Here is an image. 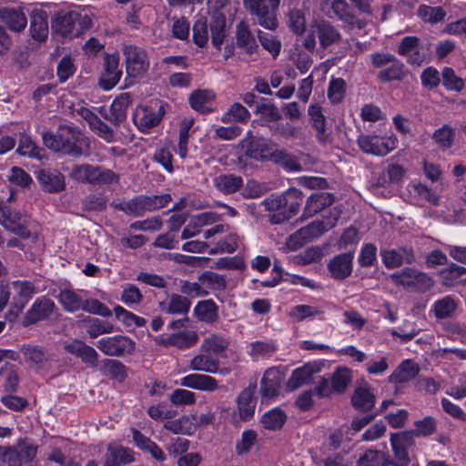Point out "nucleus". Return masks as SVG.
I'll list each match as a JSON object with an SVG mask.
<instances>
[{
  "instance_id": "obj_1",
  "label": "nucleus",
  "mask_w": 466,
  "mask_h": 466,
  "mask_svg": "<svg viewBox=\"0 0 466 466\" xmlns=\"http://www.w3.org/2000/svg\"><path fill=\"white\" fill-rule=\"evenodd\" d=\"M70 177L80 183L93 185H110L118 182V176L111 169L90 164L76 165Z\"/></svg>"
},
{
  "instance_id": "obj_2",
  "label": "nucleus",
  "mask_w": 466,
  "mask_h": 466,
  "mask_svg": "<svg viewBox=\"0 0 466 466\" xmlns=\"http://www.w3.org/2000/svg\"><path fill=\"white\" fill-rule=\"evenodd\" d=\"M244 0V5L249 14L254 16L255 22L268 30L278 27L276 12L280 0Z\"/></svg>"
},
{
  "instance_id": "obj_3",
  "label": "nucleus",
  "mask_w": 466,
  "mask_h": 466,
  "mask_svg": "<svg viewBox=\"0 0 466 466\" xmlns=\"http://www.w3.org/2000/svg\"><path fill=\"white\" fill-rule=\"evenodd\" d=\"M246 155L255 160H271L287 166L290 158L284 150L278 149L263 138L250 140L247 145Z\"/></svg>"
},
{
  "instance_id": "obj_4",
  "label": "nucleus",
  "mask_w": 466,
  "mask_h": 466,
  "mask_svg": "<svg viewBox=\"0 0 466 466\" xmlns=\"http://www.w3.org/2000/svg\"><path fill=\"white\" fill-rule=\"evenodd\" d=\"M27 223L28 217L26 214L11 210L7 207H0V224L22 238H31L34 243L38 245V249H41L42 245L38 236H31L26 228Z\"/></svg>"
},
{
  "instance_id": "obj_5",
  "label": "nucleus",
  "mask_w": 466,
  "mask_h": 466,
  "mask_svg": "<svg viewBox=\"0 0 466 466\" xmlns=\"http://www.w3.org/2000/svg\"><path fill=\"white\" fill-rule=\"evenodd\" d=\"M390 279L395 284L418 292H426L434 284L430 276L412 268H405L397 271L390 275Z\"/></svg>"
},
{
  "instance_id": "obj_6",
  "label": "nucleus",
  "mask_w": 466,
  "mask_h": 466,
  "mask_svg": "<svg viewBox=\"0 0 466 466\" xmlns=\"http://www.w3.org/2000/svg\"><path fill=\"white\" fill-rule=\"evenodd\" d=\"M315 35L319 38L322 48H327L340 39L339 32L329 22L316 20L310 25V34L305 38L303 45L309 50H314L316 46Z\"/></svg>"
},
{
  "instance_id": "obj_7",
  "label": "nucleus",
  "mask_w": 466,
  "mask_h": 466,
  "mask_svg": "<svg viewBox=\"0 0 466 466\" xmlns=\"http://www.w3.org/2000/svg\"><path fill=\"white\" fill-rule=\"evenodd\" d=\"M357 142L364 153L386 156L396 148L398 138L393 134L382 137L376 134H368L360 136Z\"/></svg>"
},
{
  "instance_id": "obj_8",
  "label": "nucleus",
  "mask_w": 466,
  "mask_h": 466,
  "mask_svg": "<svg viewBox=\"0 0 466 466\" xmlns=\"http://www.w3.org/2000/svg\"><path fill=\"white\" fill-rule=\"evenodd\" d=\"M96 346L102 353L110 357L131 355L136 350V342L126 335L103 337L96 341Z\"/></svg>"
},
{
  "instance_id": "obj_9",
  "label": "nucleus",
  "mask_w": 466,
  "mask_h": 466,
  "mask_svg": "<svg viewBox=\"0 0 466 466\" xmlns=\"http://www.w3.org/2000/svg\"><path fill=\"white\" fill-rule=\"evenodd\" d=\"M59 136L60 152L72 156H80L88 147L87 138L71 127H60Z\"/></svg>"
},
{
  "instance_id": "obj_10",
  "label": "nucleus",
  "mask_w": 466,
  "mask_h": 466,
  "mask_svg": "<svg viewBox=\"0 0 466 466\" xmlns=\"http://www.w3.org/2000/svg\"><path fill=\"white\" fill-rule=\"evenodd\" d=\"M126 58L127 73L132 77H138L149 68V58L147 52L136 46H126L123 49Z\"/></svg>"
},
{
  "instance_id": "obj_11",
  "label": "nucleus",
  "mask_w": 466,
  "mask_h": 466,
  "mask_svg": "<svg viewBox=\"0 0 466 466\" xmlns=\"http://www.w3.org/2000/svg\"><path fill=\"white\" fill-rule=\"evenodd\" d=\"M215 285L218 288L224 286L223 279L214 272H206L201 275L198 282H182L180 290L190 298L204 297L209 293L208 289L215 288Z\"/></svg>"
},
{
  "instance_id": "obj_12",
  "label": "nucleus",
  "mask_w": 466,
  "mask_h": 466,
  "mask_svg": "<svg viewBox=\"0 0 466 466\" xmlns=\"http://www.w3.org/2000/svg\"><path fill=\"white\" fill-rule=\"evenodd\" d=\"M228 2L229 0H208V7L216 11L212 15L209 28L212 45L217 48L220 47L226 36V18L218 11L224 8Z\"/></svg>"
},
{
  "instance_id": "obj_13",
  "label": "nucleus",
  "mask_w": 466,
  "mask_h": 466,
  "mask_svg": "<svg viewBox=\"0 0 466 466\" xmlns=\"http://www.w3.org/2000/svg\"><path fill=\"white\" fill-rule=\"evenodd\" d=\"M10 288L14 290V307L15 312L13 314L9 312L6 314V319L10 321L14 320L17 315L24 309L27 302L32 297L37 293L35 285L27 280H15L10 283Z\"/></svg>"
},
{
  "instance_id": "obj_14",
  "label": "nucleus",
  "mask_w": 466,
  "mask_h": 466,
  "mask_svg": "<svg viewBox=\"0 0 466 466\" xmlns=\"http://www.w3.org/2000/svg\"><path fill=\"white\" fill-rule=\"evenodd\" d=\"M56 305L52 299L43 296L35 300L30 309L26 311L23 325L29 326L41 320H45L51 317L55 310Z\"/></svg>"
},
{
  "instance_id": "obj_15",
  "label": "nucleus",
  "mask_w": 466,
  "mask_h": 466,
  "mask_svg": "<svg viewBox=\"0 0 466 466\" xmlns=\"http://www.w3.org/2000/svg\"><path fill=\"white\" fill-rule=\"evenodd\" d=\"M122 70L119 67L117 54L106 55L104 57V71L99 78V85L104 90H110L119 82Z\"/></svg>"
},
{
  "instance_id": "obj_16",
  "label": "nucleus",
  "mask_w": 466,
  "mask_h": 466,
  "mask_svg": "<svg viewBox=\"0 0 466 466\" xmlns=\"http://www.w3.org/2000/svg\"><path fill=\"white\" fill-rule=\"evenodd\" d=\"M198 335L194 330H183L167 336L159 335L154 338L157 345L168 347L174 346L179 350H186L197 344Z\"/></svg>"
},
{
  "instance_id": "obj_17",
  "label": "nucleus",
  "mask_w": 466,
  "mask_h": 466,
  "mask_svg": "<svg viewBox=\"0 0 466 466\" xmlns=\"http://www.w3.org/2000/svg\"><path fill=\"white\" fill-rule=\"evenodd\" d=\"M285 372L277 367L267 370L260 382V392L263 400H271L279 394Z\"/></svg>"
},
{
  "instance_id": "obj_18",
  "label": "nucleus",
  "mask_w": 466,
  "mask_h": 466,
  "mask_svg": "<svg viewBox=\"0 0 466 466\" xmlns=\"http://www.w3.org/2000/svg\"><path fill=\"white\" fill-rule=\"evenodd\" d=\"M319 3L321 11L329 18H337L350 25L355 23V17L345 0H319Z\"/></svg>"
},
{
  "instance_id": "obj_19",
  "label": "nucleus",
  "mask_w": 466,
  "mask_h": 466,
  "mask_svg": "<svg viewBox=\"0 0 466 466\" xmlns=\"http://www.w3.org/2000/svg\"><path fill=\"white\" fill-rule=\"evenodd\" d=\"M323 368L322 362L312 361L297 368L292 371V374L288 381V386L291 390L298 389L302 385L308 383L313 375L319 373Z\"/></svg>"
},
{
  "instance_id": "obj_20",
  "label": "nucleus",
  "mask_w": 466,
  "mask_h": 466,
  "mask_svg": "<svg viewBox=\"0 0 466 466\" xmlns=\"http://www.w3.org/2000/svg\"><path fill=\"white\" fill-rule=\"evenodd\" d=\"M339 211L336 208L329 210V216L325 217L322 220H317L305 228H300L309 241L319 238L324 232L335 227L339 219Z\"/></svg>"
},
{
  "instance_id": "obj_21",
  "label": "nucleus",
  "mask_w": 466,
  "mask_h": 466,
  "mask_svg": "<svg viewBox=\"0 0 466 466\" xmlns=\"http://www.w3.org/2000/svg\"><path fill=\"white\" fill-rule=\"evenodd\" d=\"M380 255L383 264L388 268H395L403 263L411 264L415 261L413 251L409 248L383 249Z\"/></svg>"
},
{
  "instance_id": "obj_22",
  "label": "nucleus",
  "mask_w": 466,
  "mask_h": 466,
  "mask_svg": "<svg viewBox=\"0 0 466 466\" xmlns=\"http://www.w3.org/2000/svg\"><path fill=\"white\" fill-rule=\"evenodd\" d=\"M353 253H342L333 258L328 264L332 278L343 279L352 272Z\"/></svg>"
},
{
  "instance_id": "obj_23",
  "label": "nucleus",
  "mask_w": 466,
  "mask_h": 466,
  "mask_svg": "<svg viewBox=\"0 0 466 466\" xmlns=\"http://www.w3.org/2000/svg\"><path fill=\"white\" fill-rule=\"evenodd\" d=\"M180 385L202 391H214L218 388L216 379L209 375L199 373H191L183 377L180 380Z\"/></svg>"
},
{
  "instance_id": "obj_24",
  "label": "nucleus",
  "mask_w": 466,
  "mask_h": 466,
  "mask_svg": "<svg viewBox=\"0 0 466 466\" xmlns=\"http://www.w3.org/2000/svg\"><path fill=\"white\" fill-rule=\"evenodd\" d=\"M312 126L316 131V137L321 144L330 141V136L326 128V119L319 104H311L308 109Z\"/></svg>"
},
{
  "instance_id": "obj_25",
  "label": "nucleus",
  "mask_w": 466,
  "mask_h": 466,
  "mask_svg": "<svg viewBox=\"0 0 466 466\" xmlns=\"http://www.w3.org/2000/svg\"><path fill=\"white\" fill-rule=\"evenodd\" d=\"M65 349L67 352L81 358L83 362L91 367H96L99 355L91 346L86 345L81 340H74L66 343Z\"/></svg>"
},
{
  "instance_id": "obj_26",
  "label": "nucleus",
  "mask_w": 466,
  "mask_h": 466,
  "mask_svg": "<svg viewBox=\"0 0 466 466\" xmlns=\"http://www.w3.org/2000/svg\"><path fill=\"white\" fill-rule=\"evenodd\" d=\"M255 387L244 389L238 397L237 409L241 420H248L254 415L256 400L254 399Z\"/></svg>"
},
{
  "instance_id": "obj_27",
  "label": "nucleus",
  "mask_w": 466,
  "mask_h": 466,
  "mask_svg": "<svg viewBox=\"0 0 466 466\" xmlns=\"http://www.w3.org/2000/svg\"><path fill=\"white\" fill-rule=\"evenodd\" d=\"M86 295L82 289H63L58 295V301L66 311L76 312L82 309Z\"/></svg>"
},
{
  "instance_id": "obj_28",
  "label": "nucleus",
  "mask_w": 466,
  "mask_h": 466,
  "mask_svg": "<svg viewBox=\"0 0 466 466\" xmlns=\"http://www.w3.org/2000/svg\"><path fill=\"white\" fill-rule=\"evenodd\" d=\"M333 200L334 199L332 195L328 192L312 194L306 202V206L302 214L303 218H309L316 215L326 207L330 206Z\"/></svg>"
},
{
  "instance_id": "obj_29",
  "label": "nucleus",
  "mask_w": 466,
  "mask_h": 466,
  "mask_svg": "<svg viewBox=\"0 0 466 466\" xmlns=\"http://www.w3.org/2000/svg\"><path fill=\"white\" fill-rule=\"evenodd\" d=\"M236 43L238 47L243 49L249 56H253L258 47L248 25L245 22H240L237 25Z\"/></svg>"
},
{
  "instance_id": "obj_30",
  "label": "nucleus",
  "mask_w": 466,
  "mask_h": 466,
  "mask_svg": "<svg viewBox=\"0 0 466 466\" xmlns=\"http://www.w3.org/2000/svg\"><path fill=\"white\" fill-rule=\"evenodd\" d=\"M36 178L42 187L51 193L61 191L65 187V177L58 171L40 170L36 174Z\"/></svg>"
},
{
  "instance_id": "obj_31",
  "label": "nucleus",
  "mask_w": 466,
  "mask_h": 466,
  "mask_svg": "<svg viewBox=\"0 0 466 466\" xmlns=\"http://www.w3.org/2000/svg\"><path fill=\"white\" fill-rule=\"evenodd\" d=\"M160 115L147 107H137L133 115L134 123L142 132H148L160 121Z\"/></svg>"
},
{
  "instance_id": "obj_32",
  "label": "nucleus",
  "mask_w": 466,
  "mask_h": 466,
  "mask_svg": "<svg viewBox=\"0 0 466 466\" xmlns=\"http://www.w3.org/2000/svg\"><path fill=\"white\" fill-rule=\"evenodd\" d=\"M0 18L10 30L15 32L24 30L27 24L26 16L22 9L5 8L0 12Z\"/></svg>"
},
{
  "instance_id": "obj_33",
  "label": "nucleus",
  "mask_w": 466,
  "mask_h": 466,
  "mask_svg": "<svg viewBox=\"0 0 466 466\" xmlns=\"http://www.w3.org/2000/svg\"><path fill=\"white\" fill-rule=\"evenodd\" d=\"M419 372L418 366L410 360L402 361L390 374L389 381L394 384L406 383L414 379Z\"/></svg>"
},
{
  "instance_id": "obj_34",
  "label": "nucleus",
  "mask_w": 466,
  "mask_h": 466,
  "mask_svg": "<svg viewBox=\"0 0 466 466\" xmlns=\"http://www.w3.org/2000/svg\"><path fill=\"white\" fill-rule=\"evenodd\" d=\"M188 369L194 371L216 373L218 370V360L212 355L201 351L190 360Z\"/></svg>"
},
{
  "instance_id": "obj_35",
  "label": "nucleus",
  "mask_w": 466,
  "mask_h": 466,
  "mask_svg": "<svg viewBox=\"0 0 466 466\" xmlns=\"http://www.w3.org/2000/svg\"><path fill=\"white\" fill-rule=\"evenodd\" d=\"M215 99V94L209 89H198L191 93L189 96V104L191 107L200 113H208L211 111V103Z\"/></svg>"
},
{
  "instance_id": "obj_36",
  "label": "nucleus",
  "mask_w": 466,
  "mask_h": 466,
  "mask_svg": "<svg viewBox=\"0 0 466 466\" xmlns=\"http://www.w3.org/2000/svg\"><path fill=\"white\" fill-rule=\"evenodd\" d=\"M52 26L63 36L73 37L80 35L72 11L57 16L54 20Z\"/></svg>"
},
{
  "instance_id": "obj_37",
  "label": "nucleus",
  "mask_w": 466,
  "mask_h": 466,
  "mask_svg": "<svg viewBox=\"0 0 466 466\" xmlns=\"http://www.w3.org/2000/svg\"><path fill=\"white\" fill-rule=\"evenodd\" d=\"M228 340L224 336L212 333L203 339L200 350L213 357L220 356L228 349Z\"/></svg>"
},
{
  "instance_id": "obj_38",
  "label": "nucleus",
  "mask_w": 466,
  "mask_h": 466,
  "mask_svg": "<svg viewBox=\"0 0 466 466\" xmlns=\"http://www.w3.org/2000/svg\"><path fill=\"white\" fill-rule=\"evenodd\" d=\"M191 306L188 299L177 294H172L166 301L160 303V308L168 314L187 315Z\"/></svg>"
},
{
  "instance_id": "obj_39",
  "label": "nucleus",
  "mask_w": 466,
  "mask_h": 466,
  "mask_svg": "<svg viewBox=\"0 0 466 466\" xmlns=\"http://www.w3.org/2000/svg\"><path fill=\"white\" fill-rule=\"evenodd\" d=\"M194 314L198 319L207 323H213L218 318V307L212 299L198 302L194 308Z\"/></svg>"
},
{
  "instance_id": "obj_40",
  "label": "nucleus",
  "mask_w": 466,
  "mask_h": 466,
  "mask_svg": "<svg viewBox=\"0 0 466 466\" xmlns=\"http://www.w3.org/2000/svg\"><path fill=\"white\" fill-rule=\"evenodd\" d=\"M133 455L130 450L124 447H114L109 445L104 466L127 464L133 461Z\"/></svg>"
},
{
  "instance_id": "obj_41",
  "label": "nucleus",
  "mask_w": 466,
  "mask_h": 466,
  "mask_svg": "<svg viewBox=\"0 0 466 466\" xmlns=\"http://www.w3.org/2000/svg\"><path fill=\"white\" fill-rule=\"evenodd\" d=\"M405 76L406 70L404 65L397 58L378 73V78L382 82L401 80Z\"/></svg>"
},
{
  "instance_id": "obj_42",
  "label": "nucleus",
  "mask_w": 466,
  "mask_h": 466,
  "mask_svg": "<svg viewBox=\"0 0 466 466\" xmlns=\"http://www.w3.org/2000/svg\"><path fill=\"white\" fill-rule=\"evenodd\" d=\"M286 420V414L278 408L271 409L265 412L260 422L262 426L268 431H277L282 428Z\"/></svg>"
},
{
  "instance_id": "obj_43",
  "label": "nucleus",
  "mask_w": 466,
  "mask_h": 466,
  "mask_svg": "<svg viewBox=\"0 0 466 466\" xmlns=\"http://www.w3.org/2000/svg\"><path fill=\"white\" fill-rule=\"evenodd\" d=\"M352 380V370L347 367L338 368L331 377V386L334 392L345 391Z\"/></svg>"
},
{
  "instance_id": "obj_44",
  "label": "nucleus",
  "mask_w": 466,
  "mask_h": 466,
  "mask_svg": "<svg viewBox=\"0 0 466 466\" xmlns=\"http://www.w3.org/2000/svg\"><path fill=\"white\" fill-rule=\"evenodd\" d=\"M215 187L225 194L236 192L242 185V178L231 174L220 175L214 180Z\"/></svg>"
},
{
  "instance_id": "obj_45",
  "label": "nucleus",
  "mask_w": 466,
  "mask_h": 466,
  "mask_svg": "<svg viewBox=\"0 0 466 466\" xmlns=\"http://www.w3.org/2000/svg\"><path fill=\"white\" fill-rule=\"evenodd\" d=\"M115 331V326L107 320L99 319H87L86 332L91 339H96L100 335L110 334Z\"/></svg>"
},
{
  "instance_id": "obj_46",
  "label": "nucleus",
  "mask_w": 466,
  "mask_h": 466,
  "mask_svg": "<svg viewBox=\"0 0 466 466\" xmlns=\"http://www.w3.org/2000/svg\"><path fill=\"white\" fill-rule=\"evenodd\" d=\"M192 419L189 415H185L177 420L167 421L165 428L175 434L191 435L195 432Z\"/></svg>"
},
{
  "instance_id": "obj_47",
  "label": "nucleus",
  "mask_w": 466,
  "mask_h": 466,
  "mask_svg": "<svg viewBox=\"0 0 466 466\" xmlns=\"http://www.w3.org/2000/svg\"><path fill=\"white\" fill-rule=\"evenodd\" d=\"M373 394L366 388H358L352 396V404L355 408L369 410L374 406Z\"/></svg>"
},
{
  "instance_id": "obj_48",
  "label": "nucleus",
  "mask_w": 466,
  "mask_h": 466,
  "mask_svg": "<svg viewBox=\"0 0 466 466\" xmlns=\"http://www.w3.org/2000/svg\"><path fill=\"white\" fill-rule=\"evenodd\" d=\"M114 312L116 319L121 321L127 327H144L147 323L146 319L140 316H137L130 311H127L121 306H116Z\"/></svg>"
},
{
  "instance_id": "obj_49",
  "label": "nucleus",
  "mask_w": 466,
  "mask_h": 466,
  "mask_svg": "<svg viewBox=\"0 0 466 466\" xmlns=\"http://www.w3.org/2000/svg\"><path fill=\"white\" fill-rule=\"evenodd\" d=\"M302 192L297 188H289L287 190V206L286 211L283 212L282 219H288L295 215L300 204L302 203Z\"/></svg>"
},
{
  "instance_id": "obj_50",
  "label": "nucleus",
  "mask_w": 466,
  "mask_h": 466,
  "mask_svg": "<svg viewBox=\"0 0 466 466\" xmlns=\"http://www.w3.org/2000/svg\"><path fill=\"white\" fill-rule=\"evenodd\" d=\"M456 309V303L452 298L446 296L434 302L432 309L437 319L450 318Z\"/></svg>"
},
{
  "instance_id": "obj_51",
  "label": "nucleus",
  "mask_w": 466,
  "mask_h": 466,
  "mask_svg": "<svg viewBox=\"0 0 466 466\" xmlns=\"http://www.w3.org/2000/svg\"><path fill=\"white\" fill-rule=\"evenodd\" d=\"M442 85L447 90L461 92L465 84L464 80L458 76L451 67H444L441 72Z\"/></svg>"
},
{
  "instance_id": "obj_52",
  "label": "nucleus",
  "mask_w": 466,
  "mask_h": 466,
  "mask_svg": "<svg viewBox=\"0 0 466 466\" xmlns=\"http://www.w3.org/2000/svg\"><path fill=\"white\" fill-rule=\"evenodd\" d=\"M322 313V310L310 305H297L290 309L289 316L295 321H302L307 318H315Z\"/></svg>"
},
{
  "instance_id": "obj_53",
  "label": "nucleus",
  "mask_w": 466,
  "mask_h": 466,
  "mask_svg": "<svg viewBox=\"0 0 466 466\" xmlns=\"http://www.w3.org/2000/svg\"><path fill=\"white\" fill-rule=\"evenodd\" d=\"M147 203H149L147 198H145V197H139L120 204V209L127 214L141 216L146 211H148Z\"/></svg>"
},
{
  "instance_id": "obj_54",
  "label": "nucleus",
  "mask_w": 466,
  "mask_h": 466,
  "mask_svg": "<svg viewBox=\"0 0 466 466\" xmlns=\"http://www.w3.org/2000/svg\"><path fill=\"white\" fill-rule=\"evenodd\" d=\"M17 153L22 156H27L37 159H42V150L36 147L35 142L28 136H22L19 141Z\"/></svg>"
},
{
  "instance_id": "obj_55",
  "label": "nucleus",
  "mask_w": 466,
  "mask_h": 466,
  "mask_svg": "<svg viewBox=\"0 0 466 466\" xmlns=\"http://www.w3.org/2000/svg\"><path fill=\"white\" fill-rule=\"evenodd\" d=\"M287 202V191L282 195L272 196L264 201L268 210L275 211L278 213L277 215L273 216V219H275L276 223H279L282 220V218H277V216H283V212L286 211Z\"/></svg>"
},
{
  "instance_id": "obj_56",
  "label": "nucleus",
  "mask_w": 466,
  "mask_h": 466,
  "mask_svg": "<svg viewBox=\"0 0 466 466\" xmlns=\"http://www.w3.org/2000/svg\"><path fill=\"white\" fill-rule=\"evenodd\" d=\"M30 32L33 38L43 41L48 35V24L46 17L35 15L30 24Z\"/></svg>"
},
{
  "instance_id": "obj_57",
  "label": "nucleus",
  "mask_w": 466,
  "mask_h": 466,
  "mask_svg": "<svg viewBox=\"0 0 466 466\" xmlns=\"http://www.w3.org/2000/svg\"><path fill=\"white\" fill-rule=\"evenodd\" d=\"M418 15L425 22L431 24L441 21L445 16L444 10L440 6L420 5L418 9Z\"/></svg>"
},
{
  "instance_id": "obj_58",
  "label": "nucleus",
  "mask_w": 466,
  "mask_h": 466,
  "mask_svg": "<svg viewBox=\"0 0 466 466\" xmlns=\"http://www.w3.org/2000/svg\"><path fill=\"white\" fill-rule=\"evenodd\" d=\"M289 27L296 35H302L306 29L305 13L299 9H294L289 14Z\"/></svg>"
},
{
  "instance_id": "obj_59",
  "label": "nucleus",
  "mask_w": 466,
  "mask_h": 466,
  "mask_svg": "<svg viewBox=\"0 0 466 466\" xmlns=\"http://www.w3.org/2000/svg\"><path fill=\"white\" fill-rule=\"evenodd\" d=\"M208 27L207 19L201 17L193 25V40L197 46L203 47L208 43Z\"/></svg>"
},
{
  "instance_id": "obj_60",
  "label": "nucleus",
  "mask_w": 466,
  "mask_h": 466,
  "mask_svg": "<svg viewBox=\"0 0 466 466\" xmlns=\"http://www.w3.org/2000/svg\"><path fill=\"white\" fill-rule=\"evenodd\" d=\"M249 117V112L248 109L236 103L231 106V107L228 110V112L222 116L223 122H243L246 121Z\"/></svg>"
},
{
  "instance_id": "obj_61",
  "label": "nucleus",
  "mask_w": 466,
  "mask_h": 466,
  "mask_svg": "<svg viewBox=\"0 0 466 466\" xmlns=\"http://www.w3.org/2000/svg\"><path fill=\"white\" fill-rule=\"evenodd\" d=\"M257 441V433L253 430L244 431L240 440L236 444V452L238 455L248 453L254 446Z\"/></svg>"
},
{
  "instance_id": "obj_62",
  "label": "nucleus",
  "mask_w": 466,
  "mask_h": 466,
  "mask_svg": "<svg viewBox=\"0 0 466 466\" xmlns=\"http://www.w3.org/2000/svg\"><path fill=\"white\" fill-rule=\"evenodd\" d=\"M82 310L102 317H109L112 314L111 310L106 305L96 299H87L86 296L84 299Z\"/></svg>"
},
{
  "instance_id": "obj_63",
  "label": "nucleus",
  "mask_w": 466,
  "mask_h": 466,
  "mask_svg": "<svg viewBox=\"0 0 466 466\" xmlns=\"http://www.w3.org/2000/svg\"><path fill=\"white\" fill-rule=\"evenodd\" d=\"M258 37L261 46L273 56H277L279 54L281 44L274 35L258 30Z\"/></svg>"
},
{
  "instance_id": "obj_64",
  "label": "nucleus",
  "mask_w": 466,
  "mask_h": 466,
  "mask_svg": "<svg viewBox=\"0 0 466 466\" xmlns=\"http://www.w3.org/2000/svg\"><path fill=\"white\" fill-rule=\"evenodd\" d=\"M0 461L7 466H21L22 459L15 448L0 447Z\"/></svg>"
}]
</instances>
